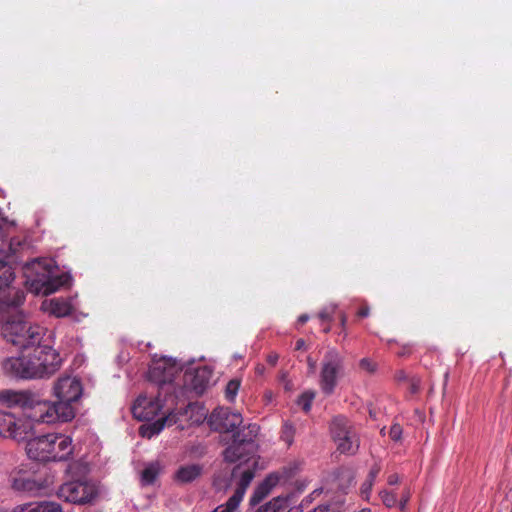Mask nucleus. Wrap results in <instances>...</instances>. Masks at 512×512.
<instances>
[{
    "label": "nucleus",
    "mask_w": 512,
    "mask_h": 512,
    "mask_svg": "<svg viewBox=\"0 0 512 512\" xmlns=\"http://www.w3.org/2000/svg\"><path fill=\"white\" fill-rule=\"evenodd\" d=\"M242 423L243 417L240 413L223 407L214 409L208 418L209 427L221 434L220 441L226 445L222 455L227 463L250 458L257 452L259 426H244Z\"/></svg>",
    "instance_id": "f257e3e1"
},
{
    "label": "nucleus",
    "mask_w": 512,
    "mask_h": 512,
    "mask_svg": "<svg viewBox=\"0 0 512 512\" xmlns=\"http://www.w3.org/2000/svg\"><path fill=\"white\" fill-rule=\"evenodd\" d=\"M32 434L31 431L25 440L26 452L30 459L40 462L63 461L68 459L73 452L72 440L66 435L48 433L31 438Z\"/></svg>",
    "instance_id": "f03ea898"
},
{
    "label": "nucleus",
    "mask_w": 512,
    "mask_h": 512,
    "mask_svg": "<svg viewBox=\"0 0 512 512\" xmlns=\"http://www.w3.org/2000/svg\"><path fill=\"white\" fill-rule=\"evenodd\" d=\"M4 338L20 350H32L40 345L50 344L51 332L45 327L23 319L9 320L2 327Z\"/></svg>",
    "instance_id": "7ed1b4c3"
},
{
    "label": "nucleus",
    "mask_w": 512,
    "mask_h": 512,
    "mask_svg": "<svg viewBox=\"0 0 512 512\" xmlns=\"http://www.w3.org/2000/svg\"><path fill=\"white\" fill-rule=\"evenodd\" d=\"M180 372L181 366L176 360L161 357L152 361L148 370V379L158 391L164 392L165 395H172L177 393L174 380Z\"/></svg>",
    "instance_id": "20e7f679"
},
{
    "label": "nucleus",
    "mask_w": 512,
    "mask_h": 512,
    "mask_svg": "<svg viewBox=\"0 0 512 512\" xmlns=\"http://www.w3.org/2000/svg\"><path fill=\"white\" fill-rule=\"evenodd\" d=\"M343 371L344 357L336 349H329L321 362L319 380L320 389L325 395L329 396L334 393Z\"/></svg>",
    "instance_id": "39448f33"
},
{
    "label": "nucleus",
    "mask_w": 512,
    "mask_h": 512,
    "mask_svg": "<svg viewBox=\"0 0 512 512\" xmlns=\"http://www.w3.org/2000/svg\"><path fill=\"white\" fill-rule=\"evenodd\" d=\"M330 433L337 450L345 454H355L359 439L352 423L342 415L335 416L330 423Z\"/></svg>",
    "instance_id": "423d86ee"
},
{
    "label": "nucleus",
    "mask_w": 512,
    "mask_h": 512,
    "mask_svg": "<svg viewBox=\"0 0 512 512\" xmlns=\"http://www.w3.org/2000/svg\"><path fill=\"white\" fill-rule=\"evenodd\" d=\"M72 403L73 401H65V399H57L54 403L39 402L35 407V413L29 414V418L41 423L70 421L75 416Z\"/></svg>",
    "instance_id": "0eeeda50"
},
{
    "label": "nucleus",
    "mask_w": 512,
    "mask_h": 512,
    "mask_svg": "<svg viewBox=\"0 0 512 512\" xmlns=\"http://www.w3.org/2000/svg\"><path fill=\"white\" fill-rule=\"evenodd\" d=\"M213 371L208 366H200L186 370L183 374V385L175 397L194 398L201 396L209 387Z\"/></svg>",
    "instance_id": "6e6552de"
},
{
    "label": "nucleus",
    "mask_w": 512,
    "mask_h": 512,
    "mask_svg": "<svg viewBox=\"0 0 512 512\" xmlns=\"http://www.w3.org/2000/svg\"><path fill=\"white\" fill-rule=\"evenodd\" d=\"M98 494L96 485L88 480H74L63 483L57 496L66 502L83 505L91 502Z\"/></svg>",
    "instance_id": "1a4fd4ad"
},
{
    "label": "nucleus",
    "mask_w": 512,
    "mask_h": 512,
    "mask_svg": "<svg viewBox=\"0 0 512 512\" xmlns=\"http://www.w3.org/2000/svg\"><path fill=\"white\" fill-rule=\"evenodd\" d=\"M15 278L13 268L0 258V305L17 308L24 303L25 292L11 284Z\"/></svg>",
    "instance_id": "9d476101"
},
{
    "label": "nucleus",
    "mask_w": 512,
    "mask_h": 512,
    "mask_svg": "<svg viewBox=\"0 0 512 512\" xmlns=\"http://www.w3.org/2000/svg\"><path fill=\"white\" fill-rule=\"evenodd\" d=\"M30 362V350H20L17 357L6 358L2 368L8 376L19 379H40L39 367Z\"/></svg>",
    "instance_id": "9b49d317"
},
{
    "label": "nucleus",
    "mask_w": 512,
    "mask_h": 512,
    "mask_svg": "<svg viewBox=\"0 0 512 512\" xmlns=\"http://www.w3.org/2000/svg\"><path fill=\"white\" fill-rule=\"evenodd\" d=\"M172 398V395H165L158 390L156 396L140 395L132 406V414L141 421L153 420L161 412L165 402L168 400L173 402Z\"/></svg>",
    "instance_id": "f8f14e48"
},
{
    "label": "nucleus",
    "mask_w": 512,
    "mask_h": 512,
    "mask_svg": "<svg viewBox=\"0 0 512 512\" xmlns=\"http://www.w3.org/2000/svg\"><path fill=\"white\" fill-rule=\"evenodd\" d=\"M30 362L33 363V366H40L41 378H45L50 377L60 369L62 359L51 344H47L36 346V348L30 350Z\"/></svg>",
    "instance_id": "ddd939ff"
},
{
    "label": "nucleus",
    "mask_w": 512,
    "mask_h": 512,
    "mask_svg": "<svg viewBox=\"0 0 512 512\" xmlns=\"http://www.w3.org/2000/svg\"><path fill=\"white\" fill-rule=\"evenodd\" d=\"M11 487L18 492L36 495L49 486L47 480L41 479L35 472L25 469H15L10 473Z\"/></svg>",
    "instance_id": "4468645a"
},
{
    "label": "nucleus",
    "mask_w": 512,
    "mask_h": 512,
    "mask_svg": "<svg viewBox=\"0 0 512 512\" xmlns=\"http://www.w3.org/2000/svg\"><path fill=\"white\" fill-rule=\"evenodd\" d=\"M30 434L31 423L29 421L16 419L11 413L0 411V436L21 442L26 440Z\"/></svg>",
    "instance_id": "2eb2a0df"
},
{
    "label": "nucleus",
    "mask_w": 512,
    "mask_h": 512,
    "mask_svg": "<svg viewBox=\"0 0 512 512\" xmlns=\"http://www.w3.org/2000/svg\"><path fill=\"white\" fill-rule=\"evenodd\" d=\"M0 403L8 408H31L32 413H35V407L39 401L30 391L4 390L0 392Z\"/></svg>",
    "instance_id": "dca6fc26"
},
{
    "label": "nucleus",
    "mask_w": 512,
    "mask_h": 512,
    "mask_svg": "<svg viewBox=\"0 0 512 512\" xmlns=\"http://www.w3.org/2000/svg\"><path fill=\"white\" fill-rule=\"evenodd\" d=\"M82 394V386L78 379L74 377H62L54 385V395L57 399L65 401H77Z\"/></svg>",
    "instance_id": "f3484780"
},
{
    "label": "nucleus",
    "mask_w": 512,
    "mask_h": 512,
    "mask_svg": "<svg viewBox=\"0 0 512 512\" xmlns=\"http://www.w3.org/2000/svg\"><path fill=\"white\" fill-rule=\"evenodd\" d=\"M13 512H63V509L59 503L54 501H38L18 505Z\"/></svg>",
    "instance_id": "a211bd4d"
},
{
    "label": "nucleus",
    "mask_w": 512,
    "mask_h": 512,
    "mask_svg": "<svg viewBox=\"0 0 512 512\" xmlns=\"http://www.w3.org/2000/svg\"><path fill=\"white\" fill-rule=\"evenodd\" d=\"M278 477L275 475L267 476L254 490L250 497V505L255 506L266 498L272 488L278 483Z\"/></svg>",
    "instance_id": "6ab92c4d"
},
{
    "label": "nucleus",
    "mask_w": 512,
    "mask_h": 512,
    "mask_svg": "<svg viewBox=\"0 0 512 512\" xmlns=\"http://www.w3.org/2000/svg\"><path fill=\"white\" fill-rule=\"evenodd\" d=\"M202 472L203 466L200 464L185 465L177 470L175 478L178 482L186 484L200 477Z\"/></svg>",
    "instance_id": "aec40b11"
},
{
    "label": "nucleus",
    "mask_w": 512,
    "mask_h": 512,
    "mask_svg": "<svg viewBox=\"0 0 512 512\" xmlns=\"http://www.w3.org/2000/svg\"><path fill=\"white\" fill-rule=\"evenodd\" d=\"M254 476H255V474H254L253 470H250V469L245 470L242 473L239 483L237 485V488L235 489L232 496L236 497V499L241 502L243 500L245 492H246L247 488L249 487L250 483L252 482Z\"/></svg>",
    "instance_id": "412c9836"
},
{
    "label": "nucleus",
    "mask_w": 512,
    "mask_h": 512,
    "mask_svg": "<svg viewBox=\"0 0 512 512\" xmlns=\"http://www.w3.org/2000/svg\"><path fill=\"white\" fill-rule=\"evenodd\" d=\"M28 246L25 238L13 237L8 242L7 250L0 248V258L5 259L10 255H14Z\"/></svg>",
    "instance_id": "4be33fe9"
},
{
    "label": "nucleus",
    "mask_w": 512,
    "mask_h": 512,
    "mask_svg": "<svg viewBox=\"0 0 512 512\" xmlns=\"http://www.w3.org/2000/svg\"><path fill=\"white\" fill-rule=\"evenodd\" d=\"M50 312L56 317L67 316L71 312V306L64 300L52 299L50 301Z\"/></svg>",
    "instance_id": "5701e85b"
},
{
    "label": "nucleus",
    "mask_w": 512,
    "mask_h": 512,
    "mask_svg": "<svg viewBox=\"0 0 512 512\" xmlns=\"http://www.w3.org/2000/svg\"><path fill=\"white\" fill-rule=\"evenodd\" d=\"M166 422L167 417H162L148 427L141 426L140 433L143 437L151 438L152 436L159 434L163 430V428L166 425Z\"/></svg>",
    "instance_id": "b1692460"
},
{
    "label": "nucleus",
    "mask_w": 512,
    "mask_h": 512,
    "mask_svg": "<svg viewBox=\"0 0 512 512\" xmlns=\"http://www.w3.org/2000/svg\"><path fill=\"white\" fill-rule=\"evenodd\" d=\"M286 509V499L276 497L265 505L258 508L256 512H282Z\"/></svg>",
    "instance_id": "393cba45"
},
{
    "label": "nucleus",
    "mask_w": 512,
    "mask_h": 512,
    "mask_svg": "<svg viewBox=\"0 0 512 512\" xmlns=\"http://www.w3.org/2000/svg\"><path fill=\"white\" fill-rule=\"evenodd\" d=\"M159 473V468L155 464H150L142 471V482L146 485L153 484Z\"/></svg>",
    "instance_id": "a878e982"
},
{
    "label": "nucleus",
    "mask_w": 512,
    "mask_h": 512,
    "mask_svg": "<svg viewBox=\"0 0 512 512\" xmlns=\"http://www.w3.org/2000/svg\"><path fill=\"white\" fill-rule=\"evenodd\" d=\"M241 381L239 379H231L225 388V397L228 401L233 402L239 391Z\"/></svg>",
    "instance_id": "bb28decb"
},
{
    "label": "nucleus",
    "mask_w": 512,
    "mask_h": 512,
    "mask_svg": "<svg viewBox=\"0 0 512 512\" xmlns=\"http://www.w3.org/2000/svg\"><path fill=\"white\" fill-rule=\"evenodd\" d=\"M316 393L314 391H305L298 398V405L307 413L310 411L312 402L315 398Z\"/></svg>",
    "instance_id": "cd10ccee"
},
{
    "label": "nucleus",
    "mask_w": 512,
    "mask_h": 512,
    "mask_svg": "<svg viewBox=\"0 0 512 512\" xmlns=\"http://www.w3.org/2000/svg\"><path fill=\"white\" fill-rule=\"evenodd\" d=\"M236 497H229L225 504L217 506L212 512H235L240 505Z\"/></svg>",
    "instance_id": "c85d7f7f"
},
{
    "label": "nucleus",
    "mask_w": 512,
    "mask_h": 512,
    "mask_svg": "<svg viewBox=\"0 0 512 512\" xmlns=\"http://www.w3.org/2000/svg\"><path fill=\"white\" fill-rule=\"evenodd\" d=\"M380 497L383 504L388 508L394 507L397 503L396 494H394L393 492L383 490L380 492Z\"/></svg>",
    "instance_id": "c756f323"
},
{
    "label": "nucleus",
    "mask_w": 512,
    "mask_h": 512,
    "mask_svg": "<svg viewBox=\"0 0 512 512\" xmlns=\"http://www.w3.org/2000/svg\"><path fill=\"white\" fill-rule=\"evenodd\" d=\"M294 436V428L291 424L285 423L282 428V439L288 444L291 445Z\"/></svg>",
    "instance_id": "7c9ffc66"
},
{
    "label": "nucleus",
    "mask_w": 512,
    "mask_h": 512,
    "mask_svg": "<svg viewBox=\"0 0 512 512\" xmlns=\"http://www.w3.org/2000/svg\"><path fill=\"white\" fill-rule=\"evenodd\" d=\"M373 485H374V481H371L369 479H366L362 485H361V488H360V492H361V496L368 500L369 499V496L371 494V491H372V488H373Z\"/></svg>",
    "instance_id": "2f4dec72"
},
{
    "label": "nucleus",
    "mask_w": 512,
    "mask_h": 512,
    "mask_svg": "<svg viewBox=\"0 0 512 512\" xmlns=\"http://www.w3.org/2000/svg\"><path fill=\"white\" fill-rule=\"evenodd\" d=\"M402 435V427L399 424H394L391 426L389 431V436L393 441L400 440Z\"/></svg>",
    "instance_id": "473e14b6"
},
{
    "label": "nucleus",
    "mask_w": 512,
    "mask_h": 512,
    "mask_svg": "<svg viewBox=\"0 0 512 512\" xmlns=\"http://www.w3.org/2000/svg\"><path fill=\"white\" fill-rule=\"evenodd\" d=\"M381 471V467L378 463H375L369 470V473L367 475V478L366 479H369L371 481H374L376 480L378 474L380 473Z\"/></svg>",
    "instance_id": "72a5a7b5"
},
{
    "label": "nucleus",
    "mask_w": 512,
    "mask_h": 512,
    "mask_svg": "<svg viewBox=\"0 0 512 512\" xmlns=\"http://www.w3.org/2000/svg\"><path fill=\"white\" fill-rule=\"evenodd\" d=\"M360 367L365 369V370H368L370 372H373L374 371V365L371 363L370 360L364 358L360 361Z\"/></svg>",
    "instance_id": "f704fd0d"
},
{
    "label": "nucleus",
    "mask_w": 512,
    "mask_h": 512,
    "mask_svg": "<svg viewBox=\"0 0 512 512\" xmlns=\"http://www.w3.org/2000/svg\"><path fill=\"white\" fill-rule=\"evenodd\" d=\"M8 222L0 216V240L3 242L4 237H6L7 233L5 230V226H7Z\"/></svg>",
    "instance_id": "c9c22d12"
},
{
    "label": "nucleus",
    "mask_w": 512,
    "mask_h": 512,
    "mask_svg": "<svg viewBox=\"0 0 512 512\" xmlns=\"http://www.w3.org/2000/svg\"><path fill=\"white\" fill-rule=\"evenodd\" d=\"M319 318L321 319V321H331L332 320V312H329L328 310H322L320 313H319Z\"/></svg>",
    "instance_id": "e433bc0d"
},
{
    "label": "nucleus",
    "mask_w": 512,
    "mask_h": 512,
    "mask_svg": "<svg viewBox=\"0 0 512 512\" xmlns=\"http://www.w3.org/2000/svg\"><path fill=\"white\" fill-rule=\"evenodd\" d=\"M339 319H340V325L342 327V332L344 333V337H346L347 336V333L345 332L346 322H347L346 314L341 312L339 315Z\"/></svg>",
    "instance_id": "4c0bfd02"
},
{
    "label": "nucleus",
    "mask_w": 512,
    "mask_h": 512,
    "mask_svg": "<svg viewBox=\"0 0 512 512\" xmlns=\"http://www.w3.org/2000/svg\"><path fill=\"white\" fill-rule=\"evenodd\" d=\"M368 315H369V308L367 306H363L357 311V316L360 318L367 317Z\"/></svg>",
    "instance_id": "58836bf2"
},
{
    "label": "nucleus",
    "mask_w": 512,
    "mask_h": 512,
    "mask_svg": "<svg viewBox=\"0 0 512 512\" xmlns=\"http://www.w3.org/2000/svg\"><path fill=\"white\" fill-rule=\"evenodd\" d=\"M387 482H388L389 485H396V484H398L399 483V476H398V474H396V473L391 474L388 477Z\"/></svg>",
    "instance_id": "ea45409f"
},
{
    "label": "nucleus",
    "mask_w": 512,
    "mask_h": 512,
    "mask_svg": "<svg viewBox=\"0 0 512 512\" xmlns=\"http://www.w3.org/2000/svg\"><path fill=\"white\" fill-rule=\"evenodd\" d=\"M56 290H57V286L52 285L50 282L45 284V287H44V293L45 294L53 293Z\"/></svg>",
    "instance_id": "a19ab883"
},
{
    "label": "nucleus",
    "mask_w": 512,
    "mask_h": 512,
    "mask_svg": "<svg viewBox=\"0 0 512 512\" xmlns=\"http://www.w3.org/2000/svg\"><path fill=\"white\" fill-rule=\"evenodd\" d=\"M278 355L275 354V353H272V354H269L268 357H267V362L272 365V366H275L277 361H278Z\"/></svg>",
    "instance_id": "79ce46f5"
},
{
    "label": "nucleus",
    "mask_w": 512,
    "mask_h": 512,
    "mask_svg": "<svg viewBox=\"0 0 512 512\" xmlns=\"http://www.w3.org/2000/svg\"><path fill=\"white\" fill-rule=\"evenodd\" d=\"M306 348V342L304 339L300 338L296 341L295 350H302Z\"/></svg>",
    "instance_id": "37998d69"
},
{
    "label": "nucleus",
    "mask_w": 512,
    "mask_h": 512,
    "mask_svg": "<svg viewBox=\"0 0 512 512\" xmlns=\"http://www.w3.org/2000/svg\"><path fill=\"white\" fill-rule=\"evenodd\" d=\"M311 512H330V506L329 505H319Z\"/></svg>",
    "instance_id": "c03bdc74"
},
{
    "label": "nucleus",
    "mask_w": 512,
    "mask_h": 512,
    "mask_svg": "<svg viewBox=\"0 0 512 512\" xmlns=\"http://www.w3.org/2000/svg\"><path fill=\"white\" fill-rule=\"evenodd\" d=\"M308 319H309L308 315L303 314V315L299 316L298 322L301 324H304L308 321Z\"/></svg>",
    "instance_id": "a18cd8bd"
},
{
    "label": "nucleus",
    "mask_w": 512,
    "mask_h": 512,
    "mask_svg": "<svg viewBox=\"0 0 512 512\" xmlns=\"http://www.w3.org/2000/svg\"><path fill=\"white\" fill-rule=\"evenodd\" d=\"M308 364L311 370L315 369V362L311 359V357H308Z\"/></svg>",
    "instance_id": "49530a36"
},
{
    "label": "nucleus",
    "mask_w": 512,
    "mask_h": 512,
    "mask_svg": "<svg viewBox=\"0 0 512 512\" xmlns=\"http://www.w3.org/2000/svg\"><path fill=\"white\" fill-rule=\"evenodd\" d=\"M264 370H265V367H264L263 365H258V366L256 367V372H257L258 374H262V373L264 372Z\"/></svg>",
    "instance_id": "de8ad7c7"
},
{
    "label": "nucleus",
    "mask_w": 512,
    "mask_h": 512,
    "mask_svg": "<svg viewBox=\"0 0 512 512\" xmlns=\"http://www.w3.org/2000/svg\"><path fill=\"white\" fill-rule=\"evenodd\" d=\"M407 501H408V496H407V497H405L403 500H401V502H400V508H401V509H404V507H405V505H406Z\"/></svg>",
    "instance_id": "09e8293b"
},
{
    "label": "nucleus",
    "mask_w": 512,
    "mask_h": 512,
    "mask_svg": "<svg viewBox=\"0 0 512 512\" xmlns=\"http://www.w3.org/2000/svg\"><path fill=\"white\" fill-rule=\"evenodd\" d=\"M330 330H331V327H330L329 325H328V326H326V327L323 329V331H324L325 333H329V332H330Z\"/></svg>",
    "instance_id": "8fccbe9b"
},
{
    "label": "nucleus",
    "mask_w": 512,
    "mask_h": 512,
    "mask_svg": "<svg viewBox=\"0 0 512 512\" xmlns=\"http://www.w3.org/2000/svg\"><path fill=\"white\" fill-rule=\"evenodd\" d=\"M0 512H7L6 510L0 509Z\"/></svg>",
    "instance_id": "3c124183"
},
{
    "label": "nucleus",
    "mask_w": 512,
    "mask_h": 512,
    "mask_svg": "<svg viewBox=\"0 0 512 512\" xmlns=\"http://www.w3.org/2000/svg\"><path fill=\"white\" fill-rule=\"evenodd\" d=\"M510 512H512V508H511V511H510Z\"/></svg>",
    "instance_id": "603ef678"
}]
</instances>
